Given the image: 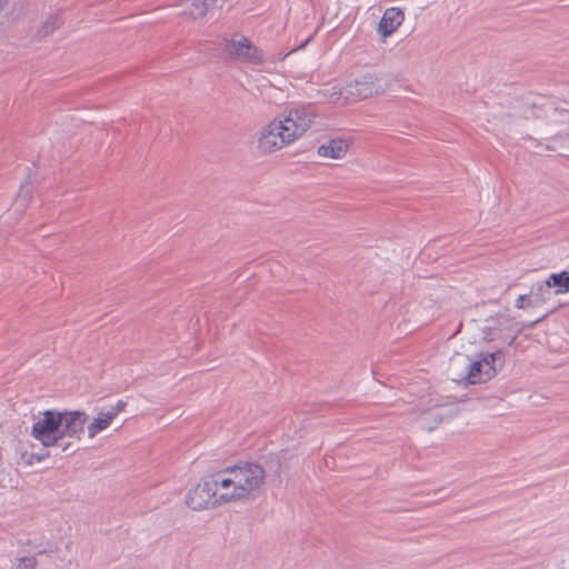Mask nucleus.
I'll use <instances>...</instances> for the list:
<instances>
[{
  "label": "nucleus",
  "mask_w": 569,
  "mask_h": 569,
  "mask_svg": "<svg viewBox=\"0 0 569 569\" xmlns=\"http://www.w3.org/2000/svg\"><path fill=\"white\" fill-rule=\"evenodd\" d=\"M315 118L316 110L311 104L289 110L283 118H276L261 129L258 149L266 154L277 152L302 137Z\"/></svg>",
  "instance_id": "nucleus-1"
},
{
  "label": "nucleus",
  "mask_w": 569,
  "mask_h": 569,
  "mask_svg": "<svg viewBox=\"0 0 569 569\" xmlns=\"http://www.w3.org/2000/svg\"><path fill=\"white\" fill-rule=\"evenodd\" d=\"M88 416L83 411L46 410L32 425L31 436L44 447H53L66 437L79 438Z\"/></svg>",
  "instance_id": "nucleus-2"
},
{
  "label": "nucleus",
  "mask_w": 569,
  "mask_h": 569,
  "mask_svg": "<svg viewBox=\"0 0 569 569\" xmlns=\"http://www.w3.org/2000/svg\"><path fill=\"white\" fill-rule=\"evenodd\" d=\"M219 485L214 473L203 477L186 496V505L194 510L201 511L213 509L224 505L220 501Z\"/></svg>",
  "instance_id": "nucleus-3"
},
{
  "label": "nucleus",
  "mask_w": 569,
  "mask_h": 569,
  "mask_svg": "<svg viewBox=\"0 0 569 569\" xmlns=\"http://www.w3.org/2000/svg\"><path fill=\"white\" fill-rule=\"evenodd\" d=\"M459 360L463 362L467 373L458 380H467L468 383L476 385L491 379L497 371L496 362L498 361L502 363L505 361V356L501 350H498L492 353H487L482 356L480 360L473 362L467 357L460 358Z\"/></svg>",
  "instance_id": "nucleus-4"
},
{
  "label": "nucleus",
  "mask_w": 569,
  "mask_h": 569,
  "mask_svg": "<svg viewBox=\"0 0 569 569\" xmlns=\"http://www.w3.org/2000/svg\"><path fill=\"white\" fill-rule=\"evenodd\" d=\"M231 467L240 483L238 487L244 491V500L256 498L266 479V471L262 466L254 462H242Z\"/></svg>",
  "instance_id": "nucleus-5"
},
{
  "label": "nucleus",
  "mask_w": 569,
  "mask_h": 569,
  "mask_svg": "<svg viewBox=\"0 0 569 569\" xmlns=\"http://www.w3.org/2000/svg\"><path fill=\"white\" fill-rule=\"evenodd\" d=\"M382 92L381 79L376 73H367L348 83L340 94H343L345 103H350Z\"/></svg>",
  "instance_id": "nucleus-6"
},
{
  "label": "nucleus",
  "mask_w": 569,
  "mask_h": 569,
  "mask_svg": "<svg viewBox=\"0 0 569 569\" xmlns=\"http://www.w3.org/2000/svg\"><path fill=\"white\" fill-rule=\"evenodd\" d=\"M224 51L228 58L236 62L262 64L266 61L263 51L246 37L226 40Z\"/></svg>",
  "instance_id": "nucleus-7"
},
{
  "label": "nucleus",
  "mask_w": 569,
  "mask_h": 569,
  "mask_svg": "<svg viewBox=\"0 0 569 569\" xmlns=\"http://www.w3.org/2000/svg\"><path fill=\"white\" fill-rule=\"evenodd\" d=\"M214 475L219 485V490L221 492L219 496L220 501L227 505L244 500V491L238 487L240 483L234 476L232 467L221 469L214 472Z\"/></svg>",
  "instance_id": "nucleus-8"
},
{
  "label": "nucleus",
  "mask_w": 569,
  "mask_h": 569,
  "mask_svg": "<svg viewBox=\"0 0 569 569\" xmlns=\"http://www.w3.org/2000/svg\"><path fill=\"white\" fill-rule=\"evenodd\" d=\"M403 20L405 13L400 8H389L383 12L378 23L377 32L381 36L382 40H385L397 31Z\"/></svg>",
  "instance_id": "nucleus-9"
},
{
  "label": "nucleus",
  "mask_w": 569,
  "mask_h": 569,
  "mask_svg": "<svg viewBox=\"0 0 569 569\" xmlns=\"http://www.w3.org/2000/svg\"><path fill=\"white\" fill-rule=\"evenodd\" d=\"M349 149V142L346 139H330L318 148V154L323 158L341 159Z\"/></svg>",
  "instance_id": "nucleus-10"
},
{
  "label": "nucleus",
  "mask_w": 569,
  "mask_h": 569,
  "mask_svg": "<svg viewBox=\"0 0 569 569\" xmlns=\"http://www.w3.org/2000/svg\"><path fill=\"white\" fill-rule=\"evenodd\" d=\"M510 320L505 316L491 318L486 320V325L482 328L483 338L487 341H493L500 337L502 329H509Z\"/></svg>",
  "instance_id": "nucleus-11"
},
{
  "label": "nucleus",
  "mask_w": 569,
  "mask_h": 569,
  "mask_svg": "<svg viewBox=\"0 0 569 569\" xmlns=\"http://www.w3.org/2000/svg\"><path fill=\"white\" fill-rule=\"evenodd\" d=\"M546 288H556V293H565L569 291V272L552 273L545 281ZM543 284L538 286V290L542 291Z\"/></svg>",
  "instance_id": "nucleus-12"
},
{
  "label": "nucleus",
  "mask_w": 569,
  "mask_h": 569,
  "mask_svg": "<svg viewBox=\"0 0 569 569\" xmlns=\"http://www.w3.org/2000/svg\"><path fill=\"white\" fill-rule=\"evenodd\" d=\"M114 419L113 412H100L88 426L89 438H94L100 431L107 429Z\"/></svg>",
  "instance_id": "nucleus-13"
},
{
  "label": "nucleus",
  "mask_w": 569,
  "mask_h": 569,
  "mask_svg": "<svg viewBox=\"0 0 569 569\" xmlns=\"http://www.w3.org/2000/svg\"><path fill=\"white\" fill-rule=\"evenodd\" d=\"M421 426L428 430H433L442 422V415L439 412L438 407L430 410H422L420 416Z\"/></svg>",
  "instance_id": "nucleus-14"
},
{
  "label": "nucleus",
  "mask_w": 569,
  "mask_h": 569,
  "mask_svg": "<svg viewBox=\"0 0 569 569\" xmlns=\"http://www.w3.org/2000/svg\"><path fill=\"white\" fill-rule=\"evenodd\" d=\"M62 22L63 20L58 12L50 14L39 28L38 36L40 38L48 37L54 30H57L62 24Z\"/></svg>",
  "instance_id": "nucleus-15"
},
{
  "label": "nucleus",
  "mask_w": 569,
  "mask_h": 569,
  "mask_svg": "<svg viewBox=\"0 0 569 569\" xmlns=\"http://www.w3.org/2000/svg\"><path fill=\"white\" fill-rule=\"evenodd\" d=\"M191 7L190 17L193 19H200L212 10L208 0H193Z\"/></svg>",
  "instance_id": "nucleus-16"
},
{
  "label": "nucleus",
  "mask_w": 569,
  "mask_h": 569,
  "mask_svg": "<svg viewBox=\"0 0 569 569\" xmlns=\"http://www.w3.org/2000/svg\"><path fill=\"white\" fill-rule=\"evenodd\" d=\"M37 559L34 557L23 556L18 559L14 569H36Z\"/></svg>",
  "instance_id": "nucleus-17"
},
{
  "label": "nucleus",
  "mask_w": 569,
  "mask_h": 569,
  "mask_svg": "<svg viewBox=\"0 0 569 569\" xmlns=\"http://www.w3.org/2000/svg\"><path fill=\"white\" fill-rule=\"evenodd\" d=\"M47 456H48V453L40 456V455H37V453L23 452L21 455V459L24 461L26 465L31 466L34 462L42 461Z\"/></svg>",
  "instance_id": "nucleus-18"
},
{
  "label": "nucleus",
  "mask_w": 569,
  "mask_h": 569,
  "mask_svg": "<svg viewBox=\"0 0 569 569\" xmlns=\"http://www.w3.org/2000/svg\"><path fill=\"white\" fill-rule=\"evenodd\" d=\"M531 306H533L532 300L527 295H521L516 300V308H518V309H523L526 307H531Z\"/></svg>",
  "instance_id": "nucleus-19"
},
{
  "label": "nucleus",
  "mask_w": 569,
  "mask_h": 569,
  "mask_svg": "<svg viewBox=\"0 0 569 569\" xmlns=\"http://www.w3.org/2000/svg\"><path fill=\"white\" fill-rule=\"evenodd\" d=\"M127 407V402L123 401V400H119L116 406L111 407V409L109 410V412H113L114 413V418L122 411H124Z\"/></svg>",
  "instance_id": "nucleus-20"
},
{
  "label": "nucleus",
  "mask_w": 569,
  "mask_h": 569,
  "mask_svg": "<svg viewBox=\"0 0 569 569\" xmlns=\"http://www.w3.org/2000/svg\"><path fill=\"white\" fill-rule=\"evenodd\" d=\"M212 10L213 9H220L223 7V4L227 2V0H208Z\"/></svg>",
  "instance_id": "nucleus-21"
},
{
  "label": "nucleus",
  "mask_w": 569,
  "mask_h": 569,
  "mask_svg": "<svg viewBox=\"0 0 569 569\" xmlns=\"http://www.w3.org/2000/svg\"><path fill=\"white\" fill-rule=\"evenodd\" d=\"M57 446L60 447L63 452H67L72 448L71 442H62V440H60Z\"/></svg>",
  "instance_id": "nucleus-22"
},
{
  "label": "nucleus",
  "mask_w": 569,
  "mask_h": 569,
  "mask_svg": "<svg viewBox=\"0 0 569 569\" xmlns=\"http://www.w3.org/2000/svg\"><path fill=\"white\" fill-rule=\"evenodd\" d=\"M8 0H0V8H2L6 3H7Z\"/></svg>",
  "instance_id": "nucleus-23"
},
{
  "label": "nucleus",
  "mask_w": 569,
  "mask_h": 569,
  "mask_svg": "<svg viewBox=\"0 0 569 569\" xmlns=\"http://www.w3.org/2000/svg\"><path fill=\"white\" fill-rule=\"evenodd\" d=\"M515 339H516V337H512V338L510 339V341H509V345H512V343H513V341H515Z\"/></svg>",
  "instance_id": "nucleus-24"
}]
</instances>
